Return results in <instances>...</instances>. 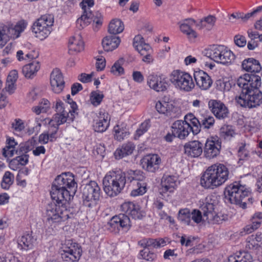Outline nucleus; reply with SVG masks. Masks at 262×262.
Instances as JSON below:
<instances>
[{"instance_id": "obj_1", "label": "nucleus", "mask_w": 262, "mask_h": 262, "mask_svg": "<svg viewBox=\"0 0 262 262\" xmlns=\"http://www.w3.org/2000/svg\"><path fill=\"white\" fill-rule=\"evenodd\" d=\"M201 208L202 212L197 209L190 211L188 209H181L178 214V219L182 223L191 226H195L201 223L219 224L223 220L227 219V215H221L217 213L216 203L212 196L206 198Z\"/></svg>"}, {"instance_id": "obj_2", "label": "nucleus", "mask_w": 262, "mask_h": 262, "mask_svg": "<svg viewBox=\"0 0 262 262\" xmlns=\"http://www.w3.org/2000/svg\"><path fill=\"white\" fill-rule=\"evenodd\" d=\"M229 169L224 164H212L202 173L200 184L205 189H213L224 184L229 178Z\"/></svg>"}, {"instance_id": "obj_3", "label": "nucleus", "mask_w": 262, "mask_h": 262, "mask_svg": "<svg viewBox=\"0 0 262 262\" xmlns=\"http://www.w3.org/2000/svg\"><path fill=\"white\" fill-rule=\"evenodd\" d=\"M171 130L175 136L180 139L187 137L190 132L198 134L200 131V122L195 116L189 113L185 116L184 120H177L172 125Z\"/></svg>"}, {"instance_id": "obj_4", "label": "nucleus", "mask_w": 262, "mask_h": 262, "mask_svg": "<svg viewBox=\"0 0 262 262\" xmlns=\"http://www.w3.org/2000/svg\"><path fill=\"white\" fill-rule=\"evenodd\" d=\"M126 183L125 174L121 170L108 172L103 180V190L111 197L117 195L123 189Z\"/></svg>"}, {"instance_id": "obj_5", "label": "nucleus", "mask_w": 262, "mask_h": 262, "mask_svg": "<svg viewBox=\"0 0 262 262\" xmlns=\"http://www.w3.org/2000/svg\"><path fill=\"white\" fill-rule=\"evenodd\" d=\"M250 191L245 185L234 182L228 186L225 191V201L239 205L242 208H246L247 204L243 199L249 195Z\"/></svg>"}, {"instance_id": "obj_6", "label": "nucleus", "mask_w": 262, "mask_h": 262, "mask_svg": "<svg viewBox=\"0 0 262 262\" xmlns=\"http://www.w3.org/2000/svg\"><path fill=\"white\" fill-rule=\"evenodd\" d=\"M205 54L214 62L224 66L231 65L235 59V55L233 52L221 45L211 46L206 50Z\"/></svg>"}, {"instance_id": "obj_7", "label": "nucleus", "mask_w": 262, "mask_h": 262, "mask_svg": "<svg viewBox=\"0 0 262 262\" xmlns=\"http://www.w3.org/2000/svg\"><path fill=\"white\" fill-rule=\"evenodd\" d=\"M168 80L176 89L181 91L189 92L195 88L193 77L184 71L173 70L169 74Z\"/></svg>"}, {"instance_id": "obj_8", "label": "nucleus", "mask_w": 262, "mask_h": 262, "mask_svg": "<svg viewBox=\"0 0 262 262\" xmlns=\"http://www.w3.org/2000/svg\"><path fill=\"white\" fill-rule=\"evenodd\" d=\"M54 17L52 14H45L37 19L32 25V31L40 40L47 38L52 31Z\"/></svg>"}, {"instance_id": "obj_9", "label": "nucleus", "mask_w": 262, "mask_h": 262, "mask_svg": "<svg viewBox=\"0 0 262 262\" xmlns=\"http://www.w3.org/2000/svg\"><path fill=\"white\" fill-rule=\"evenodd\" d=\"M46 216L48 224L55 227L67 220L68 211L65 206L51 203L47 207Z\"/></svg>"}, {"instance_id": "obj_10", "label": "nucleus", "mask_w": 262, "mask_h": 262, "mask_svg": "<svg viewBox=\"0 0 262 262\" xmlns=\"http://www.w3.org/2000/svg\"><path fill=\"white\" fill-rule=\"evenodd\" d=\"M45 121L49 122L51 128L48 132L39 135L38 141L42 144H47L49 141L53 142L56 140L58 126L66 122V119L64 116L54 115L52 119H46Z\"/></svg>"}, {"instance_id": "obj_11", "label": "nucleus", "mask_w": 262, "mask_h": 262, "mask_svg": "<svg viewBox=\"0 0 262 262\" xmlns=\"http://www.w3.org/2000/svg\"><path fill=\"white\" fill-rule=\"evenodd\" d=\"M179 184L177 176L164 174L161 180V188L160 189V193L162 198L166 201L170 200Z\"/></svg>"}, {"instance_id": "obj_12", "label": "nucleus", "mask_w": 262, "mask_h": 262, "mask_svg": "<svg viewBox=\"0 0 262 262\" xmlns=\"http://www.w3.org/2000/svg\"><path fill=\"white\" fill-rule=\"evenodd\" d=\"M237 84L242 89V93L252 92L260 86L261 78L255 74H245L237 79Z\"/></svg>"}, {"instance_id": "obj_13", "label": "nucleus", "mask_w": 262, "mask_h": 262, "mask_svg": "<svg viewBox=\"0 0 262 262\" xmlns=\"http://www.w3.org/2000/svg\"><path fill=\"white\" fill-rule=\"evenodd\" d=\"M82 253V250L79 245L72 241H66L62 245L61 250V255L62 259L67 261H77L80 259Z\"/></svg>"}, {"instance_id": "obj_14", "label": "nucleus", "mask_w": 262, "mask_h": 262, "mask_svg": "<svg viewBox=\"0 0 262 262\" xmlns=\"http://www.w3.org/2000/svg\"><path fill=\"white\" fill-rule=\"evenodd\" d=\"M236 100L242 106L254 107L262 103V93L258 90L252 91V92L241 93L236 98Z\"/></svg>"}, {"instance_id": "obj_15", "label": "nucleus", "mask_w": 262, "mask_h": 262, "mask_svg": "<svg viewBox=\"0 0 262 262\" xmlns=\"http://www.w3.org/2000/svg\"><path fill=\"white\" fill-rule=\"evenodd\" d=\"M82 193L84 203L86 206L91 207L99 200L100 188L95 181H91L83 187Z\"/></svg>"}, {"instance_id": "obj_16", "label": "nucleus", "mask_w": 262, "mask_h": 262, "mask_svg": "<svg viewBox=\"0 0 262 262\" xmlns=\"http://www.w3.org/2000/svg\"><path fill=\"white\" fill-rule=\"evenodd\" d=\"M66 103L70 105L68 111L66 110L64 103L60 99L56 100V108L58 112L55 115H60L64 116L66 122H71L74 120L75 115L77 114L78 107L76 103L70 98L69 94L67 95Z\"/></svg>"}, {"instance_id": "obj_17", "label": "nucleus", "mask_w": 262, "mask_h": 262, "mask_svg": "<svg viewBox=\"0 0 262 262\" xmlns=\"http://www.w3.org/2000/svg\"><path fill=\"white\" fill-rule=\"evenodd\" d=\"M76 191V190H68L52 184L50 194L52 199L56 202V204L64 206L66 203L73 199Z\"/></svg>"}, {"instance_id": "obj_18", "label": "nucleus", "mask_w": 262, "mask_h": 262, "mask_svg": "<svg viewBox=\"0 0 262 262\" xmlns=\"http://www.w3.org/2000/svg\"><path fill=\"white\" fill-rule=\"evenodd\" d=\"M102 19L103 17L101 13L96 12L92 14L91 11H85L77 19L76 26L79 29H82L93 21V25L95 27H98L101 25Z\"/></svg>"}, {"instance_id": "obj_19", "label": "nucleus", "mask_w": 262, "mask_h": 262, "mask_svg": "<svg viewBox=\"0 0 262 262\" xmlns=\"http://www.w3.org/2000/svg\"><path fill=\"white\" fill-rule=\"evenodd\" d=\"M108 227L112 232H118L120 230L127 232L130 227L129 218L124 214L114 216L108 222Z\"/></svg>"}, {"instance_id": "obj_20", "label": "nucleus", "mask_w": 262, "mask_h": 262, "mask_svg": "<svg viewBox=\"0 0 262 262\" xmlns=\"http://www.w3.org/2000/svg\"><path fill=\"white\" fill-rule=\"evenodd\" d=\"M162 164L161 157L158 154H148L141 160V165L145 171L155 173L158 171Z\"/></svg>"}, {"instance_id": "obj_21", "label": "nucleus", "mask_w": 262, "mask_h": 262, "mask_svg": "<svg viewBox=\"0 0 262 262\" xmlns=\"http://www.w3.org/2000/svg\"><path fill=\"white\" fill-rule=\"evenodd\" d=\"M155 107L159 113L170 117H178L181 113L179 107L174 105L173 102L166 101L165 98L158 101Z\"/></svg>"}, {"instance_id": "obj_22", "label": "nucleus", "mask_w": 262, "mask_h": 262, "mask_svg": "<svg viewBox=\"0 0 262 262\" xmlns=\"http://www.w3.org/2000/svg\"><path fill=\"white\" fill-rule=\"evenodd\" d=\"M222 142L217 136H212L206 141L204 147V155L209 159L217 157L220 153Z\"/></svg>"}, {"instance_id": "obj_23", "label": "nucleus", "mask_w": 262, "mask_h": 262, "mask_svg": "<svg viewBox=\"0 0 262 262\" xmlns=\"http://www.w3.org/2000/svg\"><path fill=\"white\" fill-rule=\"evenodd\" d=\"M147 84L151 89L157 92H164L168 86V82L165 76L155 74H150L148 76Z\"/></svg>"}, {"instance_id": "obj_24", "label": "nucleus", "mask_w": 262, "mask_h": 262, "mask_svg": "<svg viewBox=\"0 0 262 262\" xmlns=\"http://www.w3.org/2000/svg\"><path fill=\"white\" fill-rule=\"evenodd\" d=\"M84 42L80 33H75L70 36L68 40V48L69 53L76 55L84 50Z\"/></svg>"}, {"instance_id": "obj_25", "label": "nucleus", "mask_w": 262, "mask_h": 262, "mask_svg": "<svg viewBox=\"0 0 262 262\" xmlns=\"http://www.w3.org/2000/svg\"><path fill=\"white\" fill-rule=\"evenodd\" d=\"M50 83L52 91L57 94L61 93L65 86L63 77L58 69H54L50 74Z\"/></svg>"}, {"instance_id": "obj_26", "label": "nucleus", "mask_w": 262, "mask_h": 262, "mask_svg": "<svg viewBox=\"0 0 262 262\" xmlns=\"http://www.w3.org/2000/svg\"><path fill=\"white\" fill-rule=\"evenodd\" d=\"M53 185L59 186L68 190H76L77 184L73 174L71 172H64L55 178Z\"/></svg>"}, {"instance_id": "obj_27", "label": "nucleus", "mask_w": 262, "mask_h": 262, "mask_svg": "<svg viewBox=\"0 0 262 262\" xmlns=\"http://www.w3.org/2000/svg\"><path fill=\"white\" fill-rule=\"evenodd\" d=\"M193 77L196 86L201 90H208L212 85L213 81L211 77L203 70L194 71Z\"/></svg>"}, {"instance_id": "obj_28", "label": "nucleus", "mask_w": 262, "mask_h": 262, "mask_svg": "<svg viewBox=\"0 0 262 262\" xmlns=\"http://www.w3.org/2000/svg\"><path fill=\"white\" fill-rule=\"evenodd\" d=\"M110 117L107 113L100 112L94 119L93 128L95 132H105L110 125Z\"/></svg>"}, {"instance_id": "obj_29", "label": "nucleus", "mask_w": 262, "mask_h": 262, "mask_svg": "<svg viewBox=\"0 0 262 262\" xmlns=\"http://www.w3.org/2000/svg\"><path fill=\"white\" fill-rule=\"evenodd\" d=\"M208 106L212 113L218 119H224L229 114L228 108L222 102L216 100H210Z\"/></svg>"}, {"instance_id": "obj_30", "label": "nucleus", "mask_w": 262, "mask_h": 262, "mask_svg": "<svg viewBox=\"0 0 262 262\" xmlns=\"http://www.w3.org/2000/svg\"><path fill=\"white\" fill-rule=\"evenodd\" d=\"M120 209L135 219H140L144 215L139 205L132 202H125L122 203Z\"/></svg>"}, {"instance_id": "obj_31", "label": "nucleus", "mask_w": 262, "mask_h": 262, "mask_svg": "<svg viewBox=\"0 0 262 262\" xmlns=\"http://www.w3.org/2000/svg\"><path fill=\"white\" fill-rule=\"evenodd\" d=\"M184 152L191 158H198L203 151V145L199 141L194 140L188 142L184 146Z\"/></svg>"}, {"instance_id": "obj_32", "label": "nucleus", "mask_w": 262, "mask_h": 262, "mask_svg": "<svg viewBox=\"0 0 262 262\" xmlns=\"http://www.w3.org/2000/svg\"><path fill=\"white\" fill-rule=\"evenodd\" d=\"M195 21L191 18H188L179 23L180 31L190 39H194L197 37L196 32L192 29Z\"/></svg>"}, {"instance_id": "obj_33", "label": "nucleus", "mask_w": 262, "mask_h": 262, "mask_svg": "<svg viewBox=\"0 0 262 262\" xmlns=\"http://www.w3.org/2000/svg\"><path fill=\"white\" fill-rule=\"evenodd\" d=\"M121 42L119 37L109 35L105 37L102 41L103 49L107 52L112 51L117 49Z\"/></svg>"}, {"instance_id": "obj_34", "label": "nucleus", "mask_w": 262, "mask_h": 262, "mask_svg": "<svg viewBox=\"0 0 262 262\" xmlns=\"http://www.w3.org/2000/svg\"><path fill=\"white\" fill-rule=\"evenodd\" d=\"M40 69V62L37 60H33L25 65L23 67L22 72L26 78H32L36 75Z\"/></svg>"}, {"instance_id": "obj_35", "label": "nucleus", "mask_w": 262, "mask_h": 262, "mask_svg": "<svg viewBox=\"0 0 262 262\" xmlns=\"http://www.w3.org/2000/svg\"><path fill=\"white\" fill-rule=\"evenodd\" d=\"M36 241V239L31 235L27 234L23 235L17 240V247L21 250L27 251L32 249Z\"/></svg>"}, {"instance_id": "obj_36", "label": "nucleus", "mask_w": 262, "mask_h": 262, "mask_svg": "<svg viewBox=\"0 0 262 262\" xmlns=\"http://www.w3.org/2000/svg\"><path fill=\"white\" fill-rule=\"evenodd\" d=\"M242 67L244 70L251 73H258L262 69L259 61L253 58H248L244 60Z\"/></svg>"}, {"instance_id": "obj_37", "label": "nucleus", "mask_w": 262, "mask_h": 262, "mask_svg": "<svg viewBox=\"0 0 262 262\" xmlns=\"http://www.w3.org/2000/svg\"><path fill=\"white\" fill-rule=\"evenodd\" d=\"M180 243L181 245L185 247H192L193 248L189 250L190 253H199L196 251V248L195 245L198 243V238L196 237L184 234L180 237Z\"/></svg>"}, {"instance_id": "obj_38", "label": "nucleus", "mask_w": 262, "mask_h": 262, "mask_svg": "<svg viewBox=\"0 0 262 262\" xmlns=\"http://www.w3.org/2000/svg\"><path fill=\"white\" fill-rule=\"evenodd\" d=\"M166 241L160 238L158 239L151 238H144L139 242V244L145 248H158L166 245Z\"/></svg>"}, {"instance_id": "obj_39", "label": "nucleus", "mask_w": 262, "mask_h": 262, "mask_svg": "<svg viewBox=\"0 0 262 262\" xmlns=\"http://www.w3.org/2000/svg\"><path fill=\"white\" fill-rule=\"evenodd\" d=\"M10 38H12L10 24L0 23V47H3Z\"/></svg>"}, {"instance_id": "obj_40", "label": "nucleus", "mask_w": 262, "mask_h": 262, "mask_svg": "<svg viewBox=\"0 0 262 262\" xmlns=\"http://www.w3.org/2000/svg\"><path fill=\"white\" fill-rule=\"evenodd\" d=\"M262 243V234H256L249 236L246 240V247L252 250H257Z\"/></svg>"}, {"instance_id": "obj_41", "label": "nucleus", "mask_w": 262, "mask_h": 262, "mask_svg": "<svg viewBox=\"0 0 262 262\" xmlns=\"http://www.w3.org/2000/svg\"><path fill=\"white\" fill-rule=\"evenodd\" d=\"M237 135L233 126L224 125L220 129V137L226 141L231 140Z\"/></svg>"}, {"instance_id": "obj_42", "label": "nucleus", "mask_w": 262, "mask_h": 262, "mask_svg": "<svg viewBox=\"0 0 262 262\" xmlns=\"http://www.w3.org/2000/svg\"><path fill=\"white\" fill-rule=\"evenodd\" d=\"M133 46L139 53L144 54L145 51H150V46L145 43L143 37L141 35H136L133 41Z\"/></svg>"}, {"instance_id": "obj_43", "label": "nucleus", "mask_w": 262, "mask_h": 262, "mask_svg": "<svg viewBox=\"0 0 262 262\" xmlns=\"http://www.w3.org/2000/svg\"><path fill=\"white\" fill-rule=\"evenodd\" d=\"M114 138L118 140L121 141L127 138L129 135V132L127 128L126 124L121 123L116 125L114 128Z\"/></svg>"}, {"instance_id": "obj_44", "label": "nucleus", "mask_w": 262, "mask_h": 262, "mask_svg": "<svg viewBox=\"0 0 262 262\" xmlns=\"http://www.w3.org/2000/svg\"><path fill=\"white\" fill-rule=\"evenodd\" d=\"M229 262H252V257L247 252L239 251L228 257Z\"/></svg>"}, {"instance_id": "obj_45", "label": "nucleus", "mask_w": 262, "mask_h": 262, "mask_svg": "<svg viewBox=\"0 0 262 262\" xmlns=\"http://www.w3.org/2000/svg\"><path fill=\"white\" fill-rule=\"evenodd\" d=\"M27 25V23L23 20L18 21L15 25L10 24L12 38L16 39L19 37L20 34L26 29Z\"/></svg>"}, {"instance_id": "obj_46", "label": "nucleus", "mask_w": 262, "mask_h": 262, "mask_svg": "<svg viewBox=\"0 0 262 262\" xmlns=\"http://www.w3.org/2000/svg\"><path fill=\"white\" fill-rule=\"evenodd\" d=\"M124 29L123 23L120 19L114 18L110 21L108 31L112 34H117L123 32Z\"/></svg>"}, {"instance_id": "obj_47", "label": "nucleus", "mask_w": 262, "mask_h": 262, "mask_svg": "<svg viewBox=\"0 0 262 262\" xmlns=\"http://www.w3.org/2000/svg\"><path fill=\"white\" fill-rule=\"evenodd\" d=\"M133 189L132 190L130 195L133 197H136L142 195L147 191V183L146 182H138L136 183H132Z\"/></svg>"}, {"instance_id": "obj_48", "label": "nucleus", "mask_w": 262, "mask_h": 262, "mask_svg": "<svg viewBox=\"0 0 262 262\" xmlns=\"http://www.w3.org/2000/svg\"><path fill=\"white\" fill-rule=\"evenodd\" d=\"M216 21V18L213 15H209L200 20L196 24V26L199 29H205L209 30L212 29Z\"/></svg>"}, {"instance_id": "obj_49", "label": "nucleus", "mask_w": 262, "mask_h": 262, "mask_svg": "<svg viewBox=\"0 0 262 262\" xmlns=\"http://www.w3.org/2000/svg\"><path fill=\"white\" fill-rule=\"evenodd\" d=\"M50 108V102L46 99H42L39 104L32 108V111L36 115L47 112Z\"/></svg>"}, {"instance_id": "obj_50", "label": "nucleus", "mask_w": 262, "mask_h": 262, "mask_svg": "<svg viewBox=\"0 0 262 262\" xmlns=\"http://www.w3.org/2000/svg\"><path fill=\"white\" fill-rule=\"evenodd\" d=\"M123 62L124 60L122 58L116 61L111 68V74L116 76H120L124 74V70L122 67Z\"/></svg>"}, {"instance_id": "obj_51", "label": "nucleus", "mask_w": 262, "mask_h": 262, "mask_svg": "<svg viewBox=\"0 0 262 262\" xmlns=\"http://www.w3.org/2000/svg\"><path fill=\"white\" fill-rule=\"evenodd\" d=\"M14 175L10 171L5 172L1 182V186L4 189H8L13 184Z\"/></svg>"}, {"instance_id": "obj_52", "label": "nucleus", "mask_w": 262, "mask_h": 262, "mask_svg": "<svg viewBox=\"0 0 262 262\" xmlns=\"http://www.w3.org/2000/svg\"><path fill=\"white\" fill-rule=\"evenodd\" d=\"M150 126V121L149 119L145 120L139 126L136 130L135 134V139H139L142 135L145 133Z\"/></svg>"}, {"instance_id": "obj_53", "label": "nucleus", "mask_w": 262, "mask_h": 262, "mask_svg": "<svg viewBox=\"0 0 262 262\" xmlns=\"http://www.w3.org/2000/svg\"><path fill=\"white\" fill-rule=\"evenodd\" d=\"M104 98L103 93L100 91H95L91 93L90 95V101L91 103L95 106L99 105Z\"/></svg>"}, {"instance_id": "obj_54", "label": "nucleus", "mask_w": 262, "mask_h": 262, "mask_svg": "<svg viewBox=\"0 0 262 262\" xmlns=\"http://www.w3.org/2000/svg\"><path fill=\"white\" fill-rule=\"evenodd\" d=\"M13 131L16 134H21L24 130L25 126L23 120L20 119H15L11 124Z\"/></svg>"}, {"instance_id": "obj_55", "label": "nucleus", "mask_w": 262, "mask_h": 262, "mask_svg": "<svg viewBox=\"0 0 262 262\" xmlns=\"http://www.w3.org/2000/svg\"><path fill=\"white\" fill-rule=\"evenodd\" d=\"M43 121L39 117H37L35 119V123L33 127H29L27 129V133L31 135L33 134H37L40 130L42 122Z\"/></svg>"}, {"instance_id": "obj_56", "label": "nucleus", "mask_w": 262, "mask_h": 262, "mask_svg": "<svg viewBox=\"0 0 262 262\" xmlns=\"http://www.w3.org/2000/svg\"><path fill=\"white\" fill-rule=\"evenodd\" d=\"M216 84L217 89L222 92L229 91L231 88L230 81L225 79L217 80Z\"/></svg>"}, {"instance_id": "obj_57", "label": "nucleus", "mask_w": 262, "mask_h": 262, "mask_svg": "<svg viewBox=\"0 0 262 262\" xmlns=\"http://www.w3.org/2000/svg\"><path fill=\"white\" fill-rule=\"evenodd\" d=\"M139 257L146 261H152L157 258V255L154 252H151L148 249L141 250L139 253Z\"/></svg>"}, {"instance_id": "obj_58", "label": "nucleus", "mask_w": 262, "mask_h": 262, "mask_svg": "<svg viewBox=\"0 0 262 262\" xmlns=\"http://www.w3.org/2000/svg\"><path fill=\"white\" fill-rule=\"evenodd\" d=\"M38 144L37 142L33 138L28 140L24 144L20 145V149L22 151L27 152L28 151L32 150L34 149L36 145Z\"/></svg>"}, {"instance_id": "obj_59", "label": "nucleus", "mask_w": 262, "mask_h": 262, "mask_svg": "<svg viewBox=\"0 0 262 262\" xmlns=\"http://www.w3.org/2000/svg\"><path fill=\"white\" fill-rule=\"evenodd\" d=\"M130 174L132 175V181H133V183H136L138 182H145V178L143 172L140 170L133 171H131Z\"/></svg>"}, {"instance_id": "obj_60", "label": "nucleus", "mask_w": 262, "mask_h": 262, "mask_svg": "<svg viewBox=\"0 0 262 262\" xmlns=\"http://www.w3.org/2000/svg\"><path fill=\"white\" fill-rule=\"evenodd\" d=\"M248 146L245 143H242L238 150V155L239 159L244 160L249 155V151L248 149Z\"/></svg>"}, {"instance_id": "obj_61", "label": "nucleus", "mask_w": 262, "mask_h": 262, "mask_svg": "<svg viewBox=\"0 0 262 262\" xmlns=\"http://www.w3.org/2000/svg\"><path fill=\"white\" fill-rule=\"evenodd\" d=\"M214 123V117L211 116H206L201 120V124L205 128H210Z\"/></svg>"}, {"instance_id": "obj_62", "label": "nucleus", "mask_w": 262, "mask_h": 262, "mask_svg": "<svg viewBox=\"0 0 262 262\" xmlns=\"http://www.w3.org/2000/svg\"><path fill=\"white\" fill-rule=\"evenodd\" d=\"M105 147L103 145L98 144L93 149V154L95 156H97L98 158H102L104 156Z\"/></svg>"}, {"instance_id": "obj_63", "label": "nucleus", "mask_w": 262, "mask_h": 262, "mask_svg": "<svg viewBox=\"0 0 262 262\" xmlns=\"http://www.w3.org/2000/svg\"><path fill=\"white\" fill-rule=\"evenodd\" d=\"M234 41L235 45L239 47H243L245 46L247 43L245 37L239 34L235 36Z\"/></svg>"}, {"instance_id": "obj_64", "label": "nucleus", "mask_w": 262, "mask_h": 262, "mask_svg": "<svg viewBox=\"0 0 262 262\" xmlns=\"http://www.w3.org/2000/svg\"><path fill=\"white\" fill-rule=\"evenodd\" d=\"M198 61L199 58L192 55H188L186 56L184 60V63L186 66H194Z\"/></svg>"}]
</instances>
